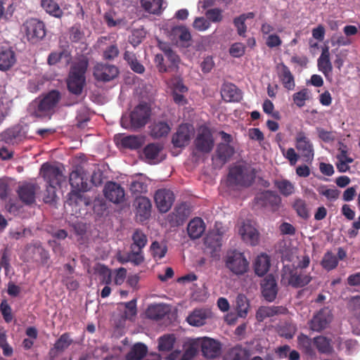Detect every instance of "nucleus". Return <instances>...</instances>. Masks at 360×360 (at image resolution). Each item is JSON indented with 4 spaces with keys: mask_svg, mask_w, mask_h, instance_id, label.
I'll return each instance as SVG.
<instances>
[{
    "mask_svg": "<svg viewBox=\"0 0 360 360\" xmlns=\"http://www.w3.org/2000/svg\"><path fill=\"white\" fill-rule=\"evenodd\" d=\"M29 248L32 249V252L34 254H37L39 256L41 262L42 264H46L49 259V254L47 250H46L41 245L40 243H35L34 244H30Z\"/></svg>",
    "mask_w": 360,
    "mask_h": 360,
    "instance_id": "bf43d9fd",
    "label": "nucleus"
},
{
    "mask_svg": "<svg viewBox=\"0 0 360 360\" xmlns=\"http://www.w3.org/2000/svg\"><path fill=\"white\" fill-rule=\"evenodd\" d=\"M88 64L86 57L79 58L72 64L67 82L68 90L72 94L75 95L82 94L85 84V72Z\"/></svg>",
    "mask_w": 360,
    "mask_h": 360,
    "instance_id": "f03ea898",
    "label": "nucleus"
},
{
    "mask_svg": "<svg viewBox=\"0 0 360 360\" xmlns=\"http://www.w3.org/2000/svg\"><path fill=\"white\" fill-rule=\"evenodd\" d=\"M262 294L264 298L269 302H274L277 296L278 288L276 280L272 274L264 278L261 283Z\"/></svg>",
    "mask_w": 360,
    "mask_h": 360,
    "instance_id": "2eb2a0df",
    "label": "nucleus"
},
{
    "mask_svg": "<svg viewBox=\"0 0 360 360\" xmlns=\"http://www.w3.org/2000/svg\"><path fill=\"white\" fill-rule=\"evenodd\" d=\"M197 343L201 349L202 355L207 359H214L221 354V343L214 339L203 337L198 338Z\"/></svg>",
    "mask_w": 360,
    "mask_h": 360,
    "instance_id": "9d476101",
    "label": "nucleus"
},
{
    "mask_svg": "<svg viewBox=\"0 0 360 360\" xmlns=\"http://www.w3.org/2000/svg\"><path fill=\"white\" fill-rule=\"evenodd\" d=\"M172 35L179 39L182 43H188L191 39V34L185 26H177L172 29Z\"/></svg>",
    "mask_w": 360,
    "mask_h": 360,
    "instance_id": "8fccbe9b",
    "label": "nucleus"
},
{
    "mask_svg": "<svg viewBox=\"0 0 360 360\" xmlns=\"http://www.w3.org/2000/svg\"><path fill=\"white\" fill-rule=\"evenodd\" d=\"M281 150L284 158L289 161L290 165L292 166L295 165L300 156L295 152V149L293 148H289L285 150L284 148H281Z\"/></svg>",
    "mask_w": 360,
    "mask_h": 360,
    "instance_id": "e2e57ef3",
    "label": "nucleus"
},
{
    "mask_svg": "<svg viewBox=\"0 0 360 360\" xmlns=\"http://www.w3.org/2000/svg\"><path fill=\"white\" fill-rule=\"evenodd\" d=\"M234 153L233 148L227 143H219L217 149V158L221 164L226 162Z\"/></svg>",
    "mask_w": 360,
    "mask_h": 360,
    "instance_id": "a19ab883",
    "label": "nucleus"
},
{
    "mask_svg": "<svg viewBox=\"0 0 360 360\" xmlns=\"http://www.w3.org/2000/svg\"><path fill=\"white\" fill-rule=\"evenodd\" d=\"M32 204H6L5 209L11 215L25 218L27 214L25 212V207Z\"/></svg>",
    "mask_w": 360,
    "mask_h": 360,
    "instance_id": "49530a36",
    "label": "nucleus"
},
{
    "mask_svg": "<svg viewBox=\"0 0 360 360\" xmlns=\"http://www.w3.org/2000/svg\"><path fill=\"white\" fill-rule=\"evenodd\" d=\"M40 174L49 186H59L64 179L60 169L58 167L47 162L42 165Z\"/></svg>",
    "mask_w": 360,
    "mask_h": 360,
    "instance_id": "9b49d317",
    "label": "nucleus"
},
{
    "mask_svg": "<svg viewBox=\"0 0 360 360\" xmlns=\"http://www.w3.org/2000/svg\"><path fill=\"white\" fill-rule=\"evenodd\" d=\"M175 342V337L173 334L165 335L158 339V349L160 351H169L172 349Z\"/></svg>",
    "mask_w": 360,
    "mask_h": 360,
    "instance_id": "4d7b16f0",
    "label": "nucleus"
},
{
    "mask_svg": "<svg viewBox=\"0 0 360 360\" xmlns=\"http://www.w3.org/2000/svg\"><path fill=\"white\" fill-rule=\"evenodd\" d=\"M208 311L205 309H195L188 317V323L194 326H201L206 323Z\"/></svg>",
    "mask_w": 360,
    "mask_h": 360,
    "instance_id": "473e14b6",
    "label": "nucleus"
},
{
    "mask_svg": "<svg viewBox=\"0 0 360 360\" xmlns=\"http://www.w3.org/2000/svg\"><path fill=\"white\" fill-rule=\"evenodd\" d=\"M39 190L36 184L25 183L19 186L18 194L22 202H34Z\"/></svg>",
    "mask_w": 360,
    "mask_h": 360,
    "instance_id": "412c9836",
    "label": "nucleus"
},
{
    "mask_svg": "<svg viewBox=\"0 0 360 360\" xmlns=\"http://www.w3.org/2000/svg\"><path fill=\"white\" fill-rule=\"evenodd\" d=\"M168 86L173 92L185 94L188 91L187 86L184 84L183 79L179 77H174L167 82Z\"/></svg>",
    "mask_w": 360,
    "mask_h": 360,
    "instance_id": "6e6d98bb",
    "label": "nucleus"
},
{
    "mask_svg": "<svg viewBox=\"0 0 360 360\" xmlns=\"http://www.w3.org/2000/svg\"><path fill=\"white\" fill-rule=\"evenodd\" d=\"M166 314L165 307L161 304L150 306L146 311L148 317L153 320H160Z\"/></svg>",
    "mask_w": 360,
    "mask_h": 360,
    "instance_id": "09e8293b",
    "label": "nucleus"
},
{
    "mask_svg": "<svg viewBox=\"0 0 360 360\" xmlns=\"http://www.w3.org/2000/svg\"><path fill=\"white\" fill-rule=\"evenodd\" d=\"M142 8L148 13L158 15L166 7L164 0H141Z\"/></svg>",
    "mask_w": 360,
    "mask_h": 360,
    "instance_id": "c85d7f7f",
    "label": "nucleus"
},
{
    "mask_svg": "<svg viewBox=\"0 0 360 360\" xmlns=\"http://www.w3.org/2000/svg\"><path fill=\"white\" fill-rule=\"evenodd\" d=\"M317 66L326 78L331 76L333 65L330 60V51L328 46H324L322 49L321 53L317 60Z\"/></svg>",
    "mask_w": 360,
    "mask_h": 360,
    "instance_id": "4be33fe9",
    "label": "nucleus"
},
{
    "mask_svg": "<svg viewBox=\"0 0 360 360\" xmlns=\"http://www.w3.org/2000/svg\"><path fill=\"white\" fill-rule=\"evenodd\" d=\"M146 188L147 185L140 180H134L131 183L130 191L136 195V200H139L137 202H150L148 198L139 196L146 191Z\"/></svg>",
    "mask_w": 360,
    "mask_h": 360,
    "instance_id": "e433bc0d",
    "label": "nucleus"
},
{
    "mask_svg": "<svg viewBox=\"0 0 360 360\" xmlns=\"http://www.w3.org/2000/svg\"><path fill=\"white\" fill-rule=\"evenodd\" d=\"M41 6L46 13L54 18H60L63 15V10L54 0H41Z\"/></svg>",
    "mask_w": 360,
    "mask_h": 360,
    "instance_id": "f704fd0d",
    "label": "nucleus"
},
{
    "mask_svg": "<svg viewBox=\"0 0 360 360\" xmlns=\"http://www.w3.org/2000/svg\"><path fill=\"white\" fill-rule=\"evenodd\" d=\"M148 348L141 342L134 344L126 356L127 360H141L147 354Z\"/></svg>",
    "mask_w": 360,
    "mask_h": 360,
    "instance_id": "c9c22d12",
    "label": "nucleus"
},
{
    "mask_svg": "<svg viewBox=\"0 0 360 360\" xmlns=\"http://www.w3.org/2000/svg\"><path fill=\"white\" fill-rule=\"evenodd\" d=\"M278 76L284 88L291 91L295 87V78L290 69L284 64L278 66Z\"/></svg>",
    "mask_w": 360,
    "mask_h": 360,
    "instance_id": "b1692460",
    "label": "nucleus"
},
{
    "mask_svg": "<svg viewBox=\"0 0 360 360\" xmlns=\"http://www.w3.org/2000/svg\"><path fill=\"white\" fill-rule=\"evenodd\" d=\"M60 100V94L57 91H51L43 99L39 101H35V105L37 106L36 114L37 116H41V113L48 112L52 110L58 103Z\"/></svg>",
    "mask_w": 360,
    "mask_h": 360,
    "instance_id": "a211bd4d",
    "label": "nucleus"
},
{
    "mask_svg": "<svg viewBox=\"0 0 360 360\" xmlns=\"http://www.w3.org/2000/svg\"><path fill=\"white\" fill-rule=\"evenodd\" d=\"M204 244L205 250L210 257L214 259H218L222 246L221 235L215 232L209 233L205 238Z\"/></svg>",
    "mask_w": 360,
    "mask_h": 360,
    "instance_id": "f8f14e48",
    "label": "nucleus"
},
{
    "mask_svg": "<svg viewBox=\"0 0 360 360\" xmlns=\"http://www.w3.org/2000/svg\"><path fill=\"white\" fill-rule=\"evenodd\" d=\"M15 53L11 49L0 50V70L10 69L15 63Z\"/></svg>",
    "mask_w": 360,
    "mask_h": 360,
    "instance_id": "c756f323",
    "label": "nucleus"
},
{
    "mask_svg": "<svg viewBox=\"0 0 360 360\" xmlns=\"http://www.w3.org/2000/svg\"><path fill=\"white\" fill-rule=\"evenodd\" d=\"M70 53L69 52L64 49L61 51H54L51 52L47 59L48 64L50 65H56L57 63H58L62 57H69Z\"/></svg>",
    "mask_w": 360,
    "mask_h": 360,
    "instance_id": "0e129e2a",
    "label": "nucleus"
},
{
    "mask_svg": "<svg viewBox=\"0 0 360 360\" xmlns=\"http://www.w3.org/2000/svg\"><path fill=\"white\" fill-rule=\"evenodd\" d=\"M214 141L209 128L201 127L198 129L194 140L195 150L200 153H209L213 149Z\"/></svg>",
    "mask_w": 360,
    "mask_h": 360,
    "instance_id": "1a4fd4ad",
    "label": "nucleus"
},
{
    "mask_svg": "<svg viewBox=\"0 0 360 360\" xmlns=\"http://www.w3.org/2000/svg\"><path fill=\"white\" fill-rule=\"evenodd\" d=\"M162 148L155 143H150L146 146L143 151V157L146 162L149 164H155L160 161L159 153Z\"/></svg>",
    "mask_w": 360,
    "mask_h": 360,
    "instance_id": "bb28decb",
    "label": "nucleus"
},
{
    "mask_svg": "<svg viewBox=\"0 0 360 360\" xmlns=\"http://www.w3.org/2000/svg\"><path fill=\"white\" fill-rule=\"evenodd\" d=\"M167 61L169 63L168 68L169 72H176L179 69V58L169 48L163 49Z\"/></svg>",
    "mask_w": 360,
    "mask_h": 360,
    "instance_id": "de8ad7c7",
    "label": "nucleus"
},
{
    "mask_svg": "<svg viewBox=\"0 0 360 360\" xmlns=\"http://www.w3.org/2000/svg\"><path fill=\"white\" fill-rule=\"evenodd\" d=\"M199 347L197 339L185 345V349L181 355V360H191L197 354Z\"/></svg>",
    "mask_w": 360,
    "mask_h": 360,
    "instance_id": "13d9d810",
    "label": "nucleus"
},
{
    "mask_svg": "<svg viewBox=\"0 0 360 360\" xmlns=\"http://www.w3.org/2000/svg\"><path fill=\"white\" fill-rule=\"evenodd\" d=\"M121 145L124 148L137 149L142 145V140L136 136H127L121 139Z\"/></svg>",
    "mask_w": 360,
    "mask_h": 360,
    "instance_id": "864d4df0",
    "label": "nucleus"
},
{
    "mask_svg": "<svg viewBox=\"0 0 360 360\" xmlns=\"http://www.w3.org/2000/svg\"><path fill=\"white\" fill-rule=\"evenodd\" d=\"M191 213V210L188 204H177L174 212L168 216V221L173 226H181Z\"/></svg>",
    "mask_w": 360,
    "mask_h": 360,
    "instance_id": "dca6fc26",
    "label": "nucleus"
},
{
    "mask_svg": "<svg viewBox=\"0 0 360 360\" xmlns=\"http://www.w3.org/2000/svg\"><path fill=\"white\" fill-rule=\"evenodd\" d=\"M205 15L210 22H219L223 19L222 11L217 8L207 10L205 12Z\"/></svg>",
    "mask_w": 360,
    "mask_h": 360,
    "instance_id": "69168bd1",
    "label": "nucleus"
},
{
    "mask_svg": "<svg viewBox=\"0 0 360 360\" xmlns=\"http://www.w3.org/2000/svg\"><path fill=\"white\" fill-rule=\"evenodd\" d=\"M338 264V259L331 252L325 253L322 260L321 265L323 268L327 271H331L337 267Z\"/></svg>",
    "mask_w": 360,
    "mask_h": 360,
    "instance_id": "3c124183",
    "label": "nucleus"
},
{
    "mask_svg": "<svg viewBox=\"0 0 360 360\" xmlns=\"http://www.w3.org/2000/svg\"><path fill=\"white\" fill-rule=\"evenodd\" d=\"M274 184L280 193L284 195H289L294 193V185L288 180H276Z\"/></svg>",
    "mask_w": 360,
    "mask_h": 360,
    "instance_id": "5fc2aeb1",
    "label": "nucleus"
},
{
    "mask_svg": "<svg viewBox=\"0 0 360 360\" xmlns=\"http://www.w3.org/2000/svg\"><path fill=\"white\" fill-rule=\"evenodd\" d=\"M193 27L198 32H205L210 27V22L204 17H197L193 22Z\"/></svg>",
    "mask_w": 360,
    "mask_h": 360,
    "instance_id": "338daca9",
    "label": "nucleus"
},
{
    "mask_svg": "<svg viewBox=\"0 0 360 360\" xmlns=\"http://www.w3.org/2000/svg\"><path fill=\"white\" fill-rule=\"evenodd\" d=\"M331 321L330 311L328 308L321 309L310 321V328L320 332L325 329Z\"/></svg>",
    "mask_w": 360,
    "mask_h": 360,
    "instance_id": "6ab92c4d",
    "label": "nucleus"
},
{
    "mask_svg": "<svg viewBox=\"0 0 360 360\" xmlns=\"http://www.w3.org/2000/svg\"><path fill=\"white\" fill-rule=\"evenodd\" d=\"M22 29L27 39L32 44L39 41L46 36L44 23L37 18L27 20L22 25Z\"/></svg>",
    "mask_w": 360,
    "mask_h": 360,
    "instance_id": "0eeeda50",
    "label": "nucleus"
},
{
    "mask_svg": "<svg viewBox=\"0 0 360 360\" xmlns=\"http://www.w3.org/2000/svg\"><path fill=\"white\" fill-rule=\"evenodd\" d=\"M312 278L303 270L297 269H291L285 266L281 274V283L284 285H291L293 288H303L308 285Z\"/></svg>",
    "mask_w": 360,
    "mask_h": 360,
    "instance_id": "423d86ee",
    "label": "nucleus"
},
{
    "mask_svg": "<svg viewBox=\"0 0 360 360\" xmlns=\"http://www.w3.org/2000/svg\"><path fill=\"white\" fill-rule=\"evenodd\" d=\"M117 68L113 65L98 63L94 69V76L98 81L109 82L117 77Z\"/></svg>",
    "mask_w": 360,
    "mask_h": 360,
    "instance_id": "f3484780",
    "label": "nucleus"
},
{
    "mask_svg": "<svg viewBox=\"0 0 360 360\" xmlns=\"http://www.w3.org/2000/svg\"><path fill=\"white\" fill-rule=\"evenodd\" d=\"M103 194L110 202H123L125 200L124 188L117 183L108 181L103 188Z\"/></svg>",
    "mask_w": 360,
    "mask_h": 360,
    "instance_id": "ddd939ff",
    "label": "nucleus"
},
{
    "mask_svg": "<svg viewBox=\"0 0 360 360\" xmlns=\"http://www.w3.org/2000/svg\"><path fill=\"white\" fill-rule=\"evenodd\" d=\"M73 342V340L69 333L62 334L53 345V349L57 352H63Z\"/></svg>",
    "mask_w": 360,
    "mask_h": 360,
    "instance_id": "c03bdc74",
    "label": "nucleus"
},
{
    "mask_svg": "<svg viewBox=\"0 0 360 360\" xmlns=\"http://www.w3.org/2000/svg\"><path fill=\"white\" fill-rule=\"evenodd\" d=\"M0 347L3 349V354L5 356H11L13 354L12 347L7 342L6 334L3 332L0 333Z\"/></svg>",
    "mask_w": 360,
    "mask_h": 360,
    "instance_id": "680f3d73",
    "label": "nucleus"
},
{
    "mask_svg": "<svg viewBox=\"0 0 360 360\" xmlns=\"http://www.w3.org/2000/svg\"><path fill=\"white\" fill-rule=\"evenodd\" d=\"M295 148L300 153L304 161L311 163L314 158V149L313 143L307 134L303 131H297L295 137Z\"/></svg>",
    "mask_w": 360,
    "mask_h": 360,
    "instance_id": "6e6552de",
    "label": "nucleus"
},
{
    "mask_svg": "<svg viewBox=\"0 0 360 360\" xmlns=\"http://www.w3.org/2000/svg\"><path fill=\"white\" fill-rule=\"evenodd\" d=\"M221 94L222 98L226 102H238L241 98L240 91L236 85L228 83L222 86Z\"/></svg>",
    "mask_w": 360,
    "mask_h": 360,
    "instance_id": "a878e982",
    "label": "nucleus"
},
{
    "mask_svg": "<svg viewBox=\"0 0 360 360\" xmlns=\"http://www.w3.org/2000/svg\"><path fill=\"white\" fill-rule=\"evenodd\" d=\"M18 135L13 129H8L0 134V145H13L16 143Z\"/></svg>",
    "mask_w": 360,
    "mask_h": 360,
    "instance_id": "052dcab7",
    "label": "nucleus"
},
{
    "mask_svg": "<svg viewBox=\"0 0 360 360\" xmlns=\"http://www.w3.org/2000/svg\"><path fill=\"white\" fill-rule=\"evenodd\" d=\"M225 267L236 276H242L249 269V262L244 253L237 250H230L224 257Z\"/></svg>",
    "mask_w": 360,
    "mask_h": 360,
    "instance_id": "20e7f679",
    "label": "nucleus"
},
{
    "mask_svg": "<svg viewBox=\"0 0 360 360\" xmlns=\"http://www.w3.org/2000/svg\"><path fill=\"white\" fill-rule=\"evenodd\" d=\"M336 158L337 162L335 165L340 172H347L350 168L349 165L352 163L354 161V158L350 155L348 148L342 143L338 149Z\"/></svg>",
    "mask_w": 360,
    "mask_h": 360,
    "instance_id": "aec40b11",
    "label": "nucleus"
},
{
    "mask_svg": "<svg viewBox=\"0 0 360 360\" xmlns=\"http://www.w3.org/2000/svg\"><path fill=\"white\" fill-rule=\"evenodd\" d=\"M130 249L131 251L127 253L126 257L121 258L120 262L122 263L131 262L136 266L141 264L144 261L143 250L134 248Z\"/></svg>",
    "mask_w": 360,
    "mask_h": 360,
    "instance_id": "37998d69",
    "label": "nucleus"
},
{
    "mask_svg": "<svg viewBox=\"0 0 360 360\" xmlns=\"http://www.w3.org/2000/svg\"><path fill=\"white\" fill-rule=\"evenodd\" d=\"M286 309L283 307H260L256 312V319L262 322L268 317L274 316L278 314H284Z\"/></svg>",
    "mask_w": 360,
    "mask_h": 360,
    "instance_id": "cd10ccee",
    "label": "nucleus"
},
{
    "mask_svg": "<svg viewBox=\"0 0 360 360\" xmlns=\"http://www.w3.org/2000/svg\"><path fill=\"white\" fill-rule=\"evenodd\" d=\"M69 181L72 187L70 200H82L83 194L89 189L87 176L82 168H77L70 174Z\"/></svg>",
    "mask_w": 360,
    "mask_h": 360,
    "instance_id": "39448f33",
    "label": "nucleus"
},
{
    "mask_svg": "<svg viewBox=\"0 0 360 360\" xmlns=\"http://www.w3.org/2000/svg\"><path fill=\"white\" fill-rule=\"evenodd\" d=\"M174 192L168 188L158 189L154 195V200L157 203L174 202Z\"/></svg>",
    "mask_w": 360,
    "mask_h": 360,
    "instance_id": "58836bf2",
    "label": "nucleus"
},
{
    "mask_svg": "<svg viewBox=\"0 0 360 360\" xmlns=\"http://www.w3.org/2000/svg\"><path fill=\"white\" fill-rule=\"evenodd\" d=\"M239 233L244 241L251 245H256L259 242V233L250 223H243Z\"/></svg>",
    "mask_w": 360,
    "mask_h": 360,
    "instance_id": "5701e85b",
    "label": "nucleus"
},
{
    "mask_svg": "<svg viewBox=\"0 0 360 360\" xmlns=\"http://www.w3.org/2000/svg\"><path fill=\"white\" fill-rule=\"evenodd\" d=\"M205 231V224L200 217L191 219L187 226L188 236L191 239L200 238Z\"/></svg>",
    "mask_w": 360,
    "mask_h": 360,
    "instance_id": "393cba45",
    "label": "nucleus"
},
{
    "mask_svg": "<svg viewBox=\"0 0 360 360\" xmlns=\"http://www.w3.org/2000/svg\"><path fill=\"white\" fill-rule=\"evenodd\" d=\"M292 97L295 105L298 108H302L305 105L307 101L311 100V91L307 88H303L299 91L293 94Z\"/></svg>",
    "mask_w": 360,
    "mask_h": 360,
    "instance_id": "ea45409f",
    "label": "nucleus"
},
{
    "mask_svg": "<svg viewBox=\"0 0 360 360\" xmlns=\"http://www.w3.org/2000/svg\"><path fill=\"white\" fill-rule=\"evenodd\" d=\"M194 132L192 125L181 124L177 129L176 132L172 136V143L174 147L183 148L187 146Z\"/></svg>",
    "mask_w": 360,
    "mask_h": 360,
    "instance_id": "4468645a",
    "label": "nucleus"
},
{
    "mask_svg": "<svg viewBox=\"0 0 360 360\" xmlns=\"http://www.w3.org/2000/svg\"><path fill=\"white\" fill-rule=\"evenodd\" d=\"M255 179V172L249 165L240 163L231 167L227 177L229 186L248 188L250 187Z\"/></svg>",
    "mask_w": 360,
    "mask_h": 360,
    "instance_id": "f257e3e1",
    "label": "nucleus"
},
{
    "mask_svg": "<svg viewBox=\"0 0 360 360\" xmlns=\"http://www.w3.org/2000/svg\"><path fill=\"white\" fill-rule=\"evenodd\" d=\"M149 117V106L146 103H141L134 109L129 116L123 115L120 122L123 128L135 129L144 126Z\"/></svg>",
    "mask_w": 360,
    "mask_h": 360,
    "instance_id": "7ed1b4c3",
    "label": "nucleus"
},
{
    "mask_svg": "<svg viewBox=\"0 0 360 360\" xmlns=\"http://www.w3.org/2000/svg\"><path fill=\"white\" fill-rule=\"evenodd\" d=\"M171 128L165 122H155L150 126V134L158 139L165 136L169 132Z\"/></svg>",
    "mask_w": 360,
    "mask_h": 360,
    "instance_id": "4c0bfd02",
    "label": "nucleus"
},
{
    "mask_svg": "<svg viewBox=\"0 0 360 360\" xmlns=\"http://www.w3.org/2000/svg\"><path fill=\"white\" fill-rule=\"evenodd\" d=\"M236 307L238 315L241 318H245L248 315L250 303L247 297L243 294H239L236 300Z\"/></svg>",
    "mask_w": 360,
    "mask_h": 360,
    "instance_id": "79ce46f5",
    "label": "nucleus"
},
{
    "mask_svg": "<svg viewBox=\"0 0 360 360\" xmlns=\"http://www.w3.org/2000/svg\"><path fill=\"white\" fill-rule=\"evenodd\" d=\"M314 345L319 353L330 354L334 352L331 340L324 336H317L313 340Z\"/></svg>",
    "mask_w": 360,
    "mask_h": 360,
    "instance_id": "2f4dec72",
    "label": "nucleus"
},
{
    "mask_svg": "<svg viewBox=\"0 0 360 360\" xmlns=\"http://www.w3.org/2000/svg\"><path fill=\"white\" fill-rule=\"evenodd\" d=\"M132 243L130 248L141 250L147 245L148 237L140 229H136L131 235Z\"/></svg>",
    "mask_w": 360,
    "mask_h": 360,
    "instance_id": "72a5a7b5",
    "label": "nucleus"
},
{
    "mask_svg": "<svg viewBox=\"0 0 360 360\" xmlns=\"http://www.w3.org/2000/svg\"><path fill=\"white\" fill-rule=\"evenodd\" d=\"M264 39H265L266 45L270 49L278 47L282 44V40L276 34H271Z\"/></svg>",
    "mask_w": 360,
    "mask_h": 360,
    "instance_id": "774afa93",
    "label": "nucleus"
},
{
    "mask_svg": "<svg viewBox=\"0 0 360 360\" xmlns=\"http://www.w3.org/2000/svg\"><path fill=\"white\" fill-rule=\"evenodd\" d=\"M270 267V258L266 254L257 256L255 262V272L259 276H264Z\"/></svg>",
    "mask_w": 360,
    "mask_h": 360,
    "instance_id": "7c9ffc66",
    "label": "nucleus"
},
{
    "mask_svg": "<svg viewBox=\"0 0 360 360\" xmlns=\"http://www.w3.org/2000/svg\"><path fill=\"white\" fill-rule=\"evenodd\" d=\"M150 251L155 259H160L165 256L167 247L165 245H161L158 241H154L150 245Z\"/></svg>",
    "mask_w": 360,
    "mask_h": 360,
    "instance_id": "603ef678",
    "label": "nucleus"
},
{
    "mask_svg": "<svg viewBox=\"0 0 360 360\" xmlns=\"http://www.w3.org/2000/svg\"><path fill=\"white\" fill-rule=\"evenodd\" d=\"M152 204H138L136 210V221L143 223L148 219L151 214Z\"/></svg>",
    "mask_w": 360,
    "mask_h": 360,
    "instance_id": "a18cd8bd",
    "label": "nucleus"
}]
</instances>
